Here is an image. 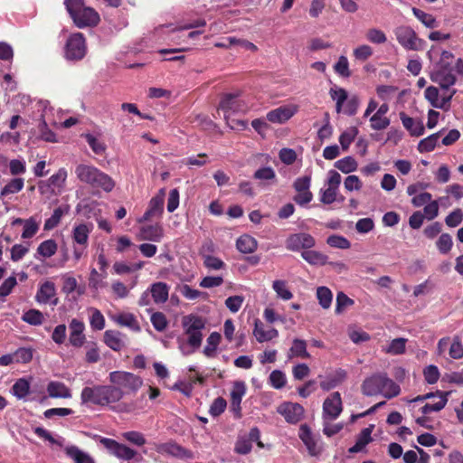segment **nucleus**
<instances>
[{"mask_svg":"<svg viewBox=\"0 0 463 463\" xmlns=\"http://www.w3.org/2000/svg\"><path fill=\"white\" fill-rule=\"evenodd\" d=\"M74 175L80 183L94 189H100L109 193L115 187L113 179L91 164L80 163L76 165Z\"/></svg>","mask_w":463,"mask_h":463,"instance_id":"f257e3e1","label":"nucleus"},{"mask_svg":"<svg viewBox=\"0 0 463 463\" xmlns=\"http://www.w3.org/2000/svg\"><path fill=\"white\" fill-rule=\"evenodd\" d=\"M362 392L366 396L382 394L392 399L400 394L401 388L386 373H374L363 382Z\"/></svg>","mask_w":463,"mask_h":463,"instance_id":"f03ea898","label":"nucleus"},{"mask_svg":"<svg viewBox=\"0 0 463 463\" xmlns=\"http://www.w3.org/2000/svg\"><path fill=\"white\" fill-rule=\"evenodd\" d=\"M205 324V319L198 315L190 314L183 317L182 326L184 334L187 335V343L192 347V350L181 347L182 353L184 355L192 354L201 346L203 341L202 331L204 329Z\"/></svg>","mask_w":463,"mask_h":463,"instance_id":"7ed1b4c3","label":"nucleus"},{"mask_svg":"<svg viewBox=\"0 0 463 463\" xmlns=\"http://www.w3.org/2000/svg\"><path fill=\"white\" fill-rule=\"evenodd\" d=\"M109 379L122 392V398L128 392H137L142 385V380L138 376L123 371L111 372Z\"/></svg>","mask_w":463,"mask_h":463,"instance_id":"20e7f679","label":"nucleus"},{"mask_svg":"<svg viewBox=\"0 0 463 463\" xmlns=\"http://www.w3.org/2000/svg\"><path fill=\"white\" fill-rule=\"evenodd\" d=\"M99 442L106 448L110 454L119 459L126 460L128 463H140L143 457L136 450L124 444L109 438H99Z\"/></svg>","mask_w":463,"mask_h":463,"instance_id":"39448f33","label":"nucleus"},{"mask_svg":"<svg viewBox=\"0 0 463 463\" xmlns=\"http://www.w3.org/2000/svg\"><path fill=\"white\" fill-rule=\"evenodd\" d=\"M394 34L400 45L407 51H421L424 49L425 42L418 37L416 32L408 25L398 26Z\"/></svg>","mask_w":463,"mask_h":463,"instance_id":"423d86ee","label":"nucleus"},{"mask_svg":"<svg viewBox=\"0 0 463 463\" xmlns=\"http://www.w3.org/2000/svg\"><path fill=\"white\" fill-rule=\"evenodd\" d=\"M85 38L80 33H72L65 44V58L70 61L81 60L86 54Z\"/></svg>","mask_w":463,"mask_h":463,"instance_id":"0eeeda50","label":"nucleus"},{"mask_svg":"<svg viewBox=\"0 0 463 463\" xmlns=\"http://www.w3.org/2000/svg\"><path fill=\"white\" fill-rule=\"evenodd\" d=\"M343 411V402L339 392L329 394L322 405V420H335Z\"/></svg>","mask_w":463,"mask_h":463,"instance_id":"6e6552de","label":"nucleus"},{"mask_svg":"<svg viewBox=\"0 0 463 463\" xmlns=\"http://www.w3.org/2000/svg\"><path fill=\"white\" fill-rule=\"evenodd\" d=\"M219 109L223 112V118L228 121L232 115L245 112L247 107L238 99L237 94H225L221 99Z\"/></svg>","mask_w":463,"mask_h":463,"instance_id":"1a4fd4ad","label":"nucleus"},{"mask_svg":"<svg viewBox=\"0 0 463 463\" xmlns=\"http://www.w3.org/2000/svg\"><path fill=\"white\" fill-rule=\"evenodd\" d=\"M340 184V174L335 170H330L326 182L327 187L320 190V201L325 204H331L335 202Z\"/></svg>","mask_w":463,"mask_h":463,"instance_id":"9d476101","label":"nucleus"},{"mask_svg":"<svg viewBox=\"0 0 463 463\" xmlns=\"http://www.w3.org/2000/svg\"><path fill=\"white\" fill-rule=\"evenodd\" d=\"M427 57L431 63H433L432 69H447L452 68V61L454 55L451 52L441 51L437 45H432L427 52Z\"/></svg>","mask_w":463,"mask_h":463,"instance_id":"9b49d317","label":"nucleus"},{"mask_svg":"<svg viewBox=\"0 0 463 463\" xmlns=\"http://www.w3.org/2000/svg\"><path fill=\"white\" fill-rule=\"evenodd\" d=\"M311 176L305 175L298 177L293 184L294 189L297 191V194L294 196V201L298 205H306L309 203L313 199V194L310 192Z\"/></svg>","mask_w":463,"mask_h":463,"instance_id":"f8f14e48","label":"nucleus"},{"mask_svg":"<svg viewBox=\"0 0 463 463\" xmlns=\"http://www.w3.org/2000/svg\"><path fill=\"white\" fill-rule=\"evenodd\" d=\"M315 244L314 237L306 232L290 234L285 241L286 248L291 251L308 250L313 248Z\"/></svg>","mask_w":463,"mask_h":463,"instance_id":"ddd939ff","label":"nucleus"},{"mask_svg":"<svg viewBox=\"0 0 463 463\" xmlns=\"http://www.w3.org/2000/svg\"><path fill=\"white\" fill-rule=\"evenodd\" d=\"M299 438L307 447L311 456H318L323 451V442L318 436L314 435L307 425H301Z\"/></svg>","mask_w":463,"mask_h":463,"instance_id":"4468645a","label":"nucleus"},{"mask_svg":"<svg viewBox=\"0 0 463 463\" xmlns=\"http://www.w3.org/2000/svg\"><path fill=\"white\" fill-rule=\"evenodd\" d=\"M430 78L432 82L439 86L441 90H449L453 87L457 81L452 68L432 69Z\"/></svg>","mask_w":463,"mask_h":463,"instance_id":"2eb2a0df","label":"nucleus"},{"mask_svg":"<svg viewBox=\"0 0 463 463\" xmlns=\"http://www.w3.org/2000/svg\"><path fill=\"white\" fill-rule=\"evenodd\" d=\"M165 194V189L162 188L159 193L150 200L148 208L142 218L139 219V222L161 217L164 212Z\"/></svg>","mask_w":463,"mask_h":463,"instance_id":"dca6fc26","label":"nucleus"},{"mask_svg":"<svg viewBox=\"0 0 463 463\" xmlns=\"http://www.w3.org/2000/svg\"><path fill=\"white\" fill-rule=\"evenodd\" d=\"M72 20L79 28L95 26L99 22V14L93 8L84 6Z\"/></svg>","mask_w":463,"mask_h":463,"instance_id":"f3484780","label":"nucleus"},{"mask_svg":"<svg viewBox=\"0 0 463 463\" xmlns=\"http://www.w3.org/2000/svg\"><path fill=\"white\" fill-rule=\"evenodd\" d=\"M304 411L300 404L292 402H285L278 408V412L285 418L287 422L292 424L301 420Z\"/></svg>","mask_w":463,"mask_h":463,"instance_id":"a211bd4d","label":"nucleus"},{"mask_svg":"<svg viewBox=\"0 0 463 463\" xmlns=\"http://www.w3.org/2000/svg\"><path fill=\"white\" fill-rule=\"evenodd\" d=\"M56 296V288L53 282L46 280L42 283L35 295V300L39 304L57 305L58 298Z\"/></svg>","mask_w":463,"mask_h":463,"instance_id":"6ab92c4d","label":"nucleus"},{"mask_svg":"<svg viewBox=\"0 0 463 463\" xmlns=\"http://www.w3.org/2000/svg\"><path fill=\"white\" fill-rule=\"evenodd\" d=\"M298 109L297 105L281 106L268 112L267 119L272 123L281 124L293 117Z\"/></svg>","mask_w":463,"mask_h":463,"instance_id":"aec40b11","label":"nucleus"},{"mask_svg":"<svg viewBox=\"0 0 463 463\" xmlns=\"http://www.w3.org/2000/svg\"><path fill=\"white\" fill-rule=\"evenodd\" d=\"M91 231L92 224L90 223H80L75 225L71 232L73 242L82 249H87Z\"/></svg>","mask_w":463,"mask_h":463,"instance_id":"412c9836","label":"nucleus"},{"mask_svg":"<svg viewBox=\"0 0 463 463\" xmlns=\"http://www.w3.org/2000/svg\"><path fill=\"white\" fill-rule=\"evenodd\" d=\"M70 344L74 347H80L85 342L83 331L85 329L84 323L80 320L73 318L70 325Z\"/></svg>","mask_w":463,"mask_h":463,"instance_id":"4be33fe9","label":"nucleus"},{"mask_svg":"<svg viewBox=\"0 0 463 463\" xmlns=\"http://www.w3.org/2000/svg\"><path fill=\"white\" fill-rule=\"evenodd\" d=\"M139 237L144 241L159 242L164 237L163 226L159 223L144 225L139 230Z\"/></svg>","mask_w":463,"mask_h":463,"instance_id":"5701e85b","label":"nucleus"},{"mask_svg":"<svg viewBox=\"0 0 463 463\" xmlns=\"http://www.w3.org/2000/svg\"><path fill=\"white\" fill-rule=\"evenodd\" d=\"M80 401L82 404L102 406L100 385L84 387L80 393Z\"/></svg>","mask_w":463,"mask_h":463,"instance_id":"b1692460","label":"nucleus"},{"mask_svg":"<svg viewBox=\"0 0 463 463\" xmlns=\"http://www.w3.org/2000/svg\"><path fill=\"white\" fill-rule=\"evenodd\" d=\"M110 318L121 326L129 328L134 332H139L141 327L135 315L128 312L114 314Z\"/></svg>","mask_w":463,"mask_h":463,"instance_id":"393cba45","label":"nucleus"},{"mask_svg":"<svg viewBox=\"0 0 463 463\" xmlns=\"http://www.w3.org/2000/svg\"><path fill=\"white\" fill-rule=\"evenodd\" d=\"M100 394L103 406H110L122 399V392L111 384L100 385Z\"/></svg>","mask_w":463,"mask_h":463,"instance_id":"a878e982","label":"nucleus"},{"mask_svg":"<svg viewBox=\"0 0 463 463\" xmlns=\"http://www.w3.org/2000/svg\"><path fill=\"white\" fill-rule=\"evenodd\" d=\"M400 118L403 127L411 136L420 137L424 134V126L420 120H416L407 116L404 112L400 113Z\"/></svg>","mask_w":463,"mask_h":463,"instance_id":"bb28decb","label":"nucleus"},{"mask_svg":"<svg viewBox=\"0 0 463 463\" xmlns=\"http://www.w3.org/2000/svg\"><path fill=\"white\" fill-rule=\"evenodd\" d=\"M47 392L51 398H71V392L65 383L58 381H52L47 385Z\"/></svg>","mask_w":463,"mask_h":463,"instance_id":"cd10ccee","label":"nucleus"},{"mask_svg":"<svg viewBox=\"0 0 463 463\" xmlns=\"http://www.w3.org/2000/svg\"><path fill=\"white\" fill-rule=\"evenodd\" d=\"M253 335L259 343H263L276 338L279 335V332L275 328L266 330L264 325L257 319L255 321Z\"/></svg>","mask_w":463,"mask_h":463,"instance_id":"c85d7f7f","label":"nucleus"},{"mask_svg":"<svg viewBox=\"0 0 463 463\" xmlns=\"http://www.w3.org/2000/svg\"><path fill=\"white\" fill-rule=\"evenodd\" d=\"M347 377V373L344 369H337L331 376L320 382V387L324 391H330L338 386Z\"/></svg>","mask_w":463,"mask_h":463,"instance_id":"c756f323","label":"nucleus"},{"mask_svg":"<svg viewBox=\"0 0 463 463\" xmlns=\"http://www.w3.org/2000/svg\"><path fill=\"white\" fill-rule=\"evenodd\" d=\"M64 451L66 455L74 461V463H95L90 454L80 449L77 446H67L65 447Z\"/></svg>","mask_w":463,"mask_h":463,"instance_id":"7c9ffc66","label":"nucleus"},{"mask_svg":"<svg viewBox=\"0 0 463 463\" xmlns=\"http://www.w3.org/2000/svg\"><path fill=\"white\" fill-rule=\"evenodd\" d=\"M123 336L118 331L107 330L104 333V342L112 350L120 351L125 346Z\"/></svg>","mask_w":463,"mask_h":463,"instance_id":"2f4dec72","label":"nucleus"},{"mask_svg":"<svg viewBox=\"0 0 463 463\" xmlns=\"http://www.w3.org/2000/svg\"><path fill=\"white\" fill-rule=\"evenodd\" d=\"M150 293L156 303L162 304L168 298L169 287L164 282H156L151 286Z\"/></svg>","mask_w":463,"mask_h":463,"instance_id":"473e14b6","label":"nucleus"},{"mask_svg":"<svg viewBox=\"0 0 463 463\" xmlns=\"http://www.w3.org/2000/svg\"><path fill=\"white\" fill-rule=\"evenodd\" d=\"M439 401L435 403H426L421 407L420 411L423 414H430L431 412H437L441 411L447 404L448 396L449 395V392H437Z\"/></svg>","mask_w":463,"mask_h":463,"instance_id":"72a5a7b5","label":"nucleus"},{"mask_svg":"<svg viewBox=\"0 0 463 463\" xmlns=\"http://www.w3.org/2000/svg\"><path fill=\"white\" fill-rule=\"evenodd\" d=\"M158 451L167 453L176 458L190 457V452L175 442H167L159 446Z\"/></svg>","mask_w":463,"mask_h":463,"instance_id":"f704fd0d","label":"nucleus"},{"mask_svg":"<svg viewBox=\"0 0 463 463\" xmlns=\"http://www.w3.org/2000/svg\"><path fill=\"white\" fill-rule=\"evenodd\" d=\"M302 258L310 265H326L328 261V257L324 253L313 250H304L301 253Z\"/></svg>","mask_w":463,"mask_h":463,"instance_id":"c9c22d12","label":"nucleus"},{"mask_svg":"<svg viewBox=\"0 0 463 463\" xmlns=\"http://www.w3.org/2000/svg\"><path fill=\"white\" fill-rule=\"evenodd\" d=\"M69 210V205H61L56 208L52 216L45 221L44 230L50 231L54 229L60 223L62 216L68 213Z\"/></svg>","mask_w":463,"mask_h":463,"instance_id":"e433bc0d","label":"nucleus"},{"mask_svg":"<svg viewBox=\"0 0 463 463\" xmlns=\"http://www.w3.org/2000/svg\"><path fill=\"white\" fill-rule=\"evenodd\" d=\"M257 241L248 234L241 235L236 241L238 250L242 253L253 252L257 249Z\"/></svg>","mask_w":463,"mask_h":463,"instance_id":"4c0bfd02","label":"nucleus"},{"mask_svg":"<svg viewBox=\"0 0 463 463\" xmlns=\"http://www.w3.org/2000/svg\"><path fill=\"white\" fill-rule=\"evenodd\" d=\"M329 95L331 99L335 101L336 113H341L342 108L348 99L347 91L343 88L334 87L330 89Z\"/></svg>","mask_w":463,"mask_h":463,"instance_id":"58836bf2","label":"nucleus"},{"mask_svg":"<svg viewBox=\"0 0 463 463\" xmlns=\"http://www.w3.org/2000/svg\"><path fill=\"white\" fill-rule=\"evenodd\" d=\"M24 186V179L22 177H16L11 179L1 190L0 196H5L7 194H17L23 190Z\"/></svg>","mask_w":463,"mask_h":463,"instance_id":"ea45409f","label":"nucleus"},{"mask_svg":"<svg viewBox=\"0 0 463 463\" xmlns=\"http://www.w3.org/2000/svg\"><path fill=\"white\" fill-rule=\"evenodd\" d=\"M246 392L245 384L242 382H237L234 383L233 389L231 392V403L232 407H238V411H241V402L242 397Z\"/></svg>","mask_w":463,"mask_h":463,"instance_id":"a19ab883","label":"nucleus"},{"mask_svg":"<svg viewBox=\"0 0 463 463\" xmlns=\"http://www.w3.org/2000/svg\"><path fill=\"white\" fill-rule=\"evenodd\" d=\"M425 99L430 104L436 109H442L443 104L441 103V96H439V89L435 86H429L424 91Z\"/></svg>","mask_w":463,"mask_h":463,"instance_id":"79ce46f5","label":"nucleus"},{"mask_svg":"<svg viewBox=\"0 0 463 463\" xmlns=\"http://www.w3.org/2000/svg\"><path fill=\"white\" fill-rule=\"evenodd\" d=\"M221 341V335L217 332H213L206 340V345L203 349L205 356L212 358L215 355L217 346Z\"/></svg>","mask_w":463,"mask_h":463,"instance_id":"37998d69","label":"nucleus"},{"mask_svg":"<svg viewBox=\"0 0 463 463\" xmlns=\"http://www.w3.org/2000/svg\"><path fill=\"white\" fill-rule=\"evenodd\" d=\"M67 176V170L63 167L60 168L48 179V185L52 188L62 189L65 185Z\"/></svg>","mask_w":463,"mask_h":463,"instance_id":"c03bdc74","label":"nucleus"},{"mask_svg":"<svg viewBox=\"0 0 463 463\" xmlns=\"http://www.w3.org/2000/svg\"><path fill=\"white\" fill-rule=\"evenodd\" d=\"M289 357L297 356L301 358H308L309 354L307 352V343L301 339H294L292 346L289 349Z\"/></svg>","mask_w":463,"mask_h":463,"instance_id":"a18cd8bd","label":"nucleus"},{"mask_svg":"<svg viewBox=\"0 0 463 463\" xmlns=\"http://www.w3.org/2000/svg\"><path fill=\"white\" fill-rule=\"evenodd\" d=\"M439 136H440V131L437 132L435 134H432V135L427 137L426 138L420 140L418 145V150L420 153L432 151L438 144Z\"/></svg>","mask_w":463,"mask_h":463,"instance_id":"49530a36","label":"nucleus"},{"mask_svg":"<svg viewBox=\"0 0 463 463\" xmlns=\"http://www.w3.org/2000/svg\"><path fill=\"white\" fill-rule=\"evenodd\" d=\"M272 288L276 292L277 297L283 300H289L293 298V294L288 289L287 282L285 280H274L272 284Z\"/></svg>","mask_w":463,"mask_h":463,"instance_id":"de8ad7c7","label":"nucleus"},{"mask_svg":"<svg viewBox=\"0 0 463 463\" xmlns=\"http://www.w3.org/2000/svg\"><path fill=\"white\" fill-rule=\"evenodd\" d=\"M335 166L345 174H349L357 169V162L352 156H345L335 163Z\"/></svg>","mask_w":463,"mask_h":463,"instance_id":"09e8293b","label":"nucleus"},{"mask_svg":"<svg viewBox=\"0 0 463 463\" xmlns=\"http://www.w3.org/2000/svg\"><path fill=\"white\" fill-rule=\"evenodd\" d=\"M253 177L267 184H273L276 181V173L273 168L266 166L255 171Z\"/></svg>","mask_w":463,"mask_h":463,"instance_id":"8fccbe9b","label":"nucleus"},{"mask_svg":"<svg viewBox=\"0 0 463 463\" xmlns=\"http://www.w3.org/2000/svg\"><path fill=\"white\" fill-rule=\"evenodd\" d=\"M412 13L415 15V17L419 19L426 27L435 28L438 26V23L432 14H427L416 7L412 8Z\"/></svg>","mask_w":463,"mask_h":463,"instance_id":"3c124183","label":"nucleus"},{"mask_svg":"<svg viewBox=\"0 0 463 463\" xmlns=\"http://www.w3.org/2000/svg\"><path fill=\"white\" fill-rule=\"evenodd\" d=\"M358 134V129L355 127L349 128L345 131H344L339 137V143L343 148V150H347L354 140Z\"/></svg>","mask_w":463,"mask_h":463,"instance_id":"603ef678","label":"nucleus"},{"mask_svg":"<svg viewBox=\"0 0 463 463\" xmlns=\"http://www.w3.org/2000/svg\"><path fill=\"white\" fill-rule=\"evenodd\" d=\"M29 382L24 378H21L13 385L12 392L18 399H24L29 393Z\"/></svg>","mask_w":463,"mask_h":463,"instance_id":"864d4df0","label":"nucleus"},{"mask_svg":"<svg viewBox=\"0 0 463 463\" xmlns=\"http://www.w3.org/2000/svg\"><path fill=\"white\" fill-rule=\"evenodd\" d=\"M22 320L32 326H40L43 324L44 317L41 311L30 309L23 315Z\"/></svg>","mask_w":463,"mask_h":463,"instance_id":"5fc2aeb1","label":"nucleus"},{"mask_svg":"<svg viewBox=\"0 0 463 463\" xmlns=\"http://www.w3.org/2000/svg\"><path fill=\"white\" fill-rule=\"evenodd\" d=\"M406 342L407 340L405 338H395L390 343L389 346L386 347L384 351L385 353L392 355L402 354L405 352Z\"/></svg>","mask_w":463,"mask_h":463,"instance_id":"6e6d98bb","label":"nucleus"},{"mask_svg":"<svg viewBox=\"0 0 463 463\" xmlns=\"http://www.w3.org/2000/svg\"><path fill=\"white\" fill-rule=\"evenodd\" d=\"M365 38L373 44H383L387 42L386 34L377 28H370L365 33Z\"/></svg>","mask_w":463,"mask_h":463,"instance_id":"4d7b16f0","label":"nucleus"},{"mask_svg":"<svg viewBox=\"0 0 463 463\" xmlns=\"http://www.w3.org/2000/svg\"><path fill=\"white\" fill-rule=\"evenodd\" d=\"M317 298L323 308H328L331 306L333 294L326 287H319L317 289Z\"/></svg>","mask_w":463,"mask_h":463,"instance_id":"13d9d810","label":"nucleus"},{"mask_svg":"<svg viewBox=\"0 0 463 463\" xmlns=\"http://www.w3.org/2000/svg\"><path fill=\"white\" fill-rule=\"evenodd\" d=\"M326 243L335 249L347 250L351 247L350 241L344 236L333 234L326 239Z\"/></svg>","mask_w":463,"mask_h":463,"instance_id":"bf43d9fd","label":"nucleus"},{"mask_svg":"<svg viewBox=\"0 0 463 463\" xmlns=\"http://www.w3.org/2000/svg\"><path fill=\"white\" fill-rule=\"evenodd\" d=\"M57 250V244L55 241L50 239L43 241L37 248L40 255L45 258L52 257Z\"/></svg>","mask_w":463,"mask_h":463,"instance_id":"052dcab7","label":"nucleus"},{"mask_svg":"<svg viewBox=\"0 0 463 463\" xmlns=\"http://www.w3.org/2000/svg\"><path fill=\"white\" fill-rule=\"evenodd\" d=\"M91 316L90 318V324L94 330H102L105 327V318L101 312L94 307L90 308Z\"/></svg>","mask_w":463,"mask_h":463,"instance_id":"680f3d73","label":"nucleus"},{"mask_svg":"<svg viewBox=\"0 0 463 463\" xmlns=\"http://www.w3.org/2000/svg\"><path fill=\"white\" fill-rule=\"evenodd\" d=\"M449 354L453 359H460L463 357V345L459 336H454L453 339L450 340Z\"/></svg>","mask_w":463,"mask_h":463,"instance_id":"e2e57ef3","label":"nucleus"},{"mask_svg":"<svg viewBox=\"0 0 463 463\" xmlns=\"http://www.w3.org/2000/svg\"><path fill=\"white\" fill-rule=\"evenodd\" d=\"M333 421L334 420H322L323 433L328 438L339 433L345 426L343 422L333 423Z\"/></svg>","mask_w":463,"mask_h":463,"instance_id":"0e129e2a","label":"nucleus"},{"mask_svg":"<svg viewBox=\"0 0 463 463\" xmlns=\"http://www.w3.org/2000/svg\"><path fill=\"white\" fill-rule=\"evenodd\" d=\"M436 245L440 253L447 254L450 251L453 245L452 237L449 233H442L439 237Z\"/></svg>","mask_w":463,"mask_h":463,"instance_id":"69168bd1","label":"nucleus"},{"mask_svg":"<svg viewBox=\"0 0 463 463\" xmlns=\"http://www.w3.org/2000/svg\"><path fill=\"white\" fill-rule=\"evenodd\" d=\"M345 103V106L342 108V112L349 116L356 114L360 105V100L357 96L354 95L350 97Z\"/></svg>","mask_w":463,"mask_h":463,"instance_id":"338daca9","label":"nucleus"},{"mask_svg":"<svg viewBox=\"0 0 463 463\" xmlns=\"http://www.w3.org/2000/svg\"><path fill=\"white\" fill-rule=\"evenodd\" d=\"M371 128L373 130H383L390 125V119L387 117L379 116L374 113L370 118Z\"/></svg>","mask_w":463,"mask_h":463,"instance_id":"774afa93","label":"nucleus"}]
</instances>
